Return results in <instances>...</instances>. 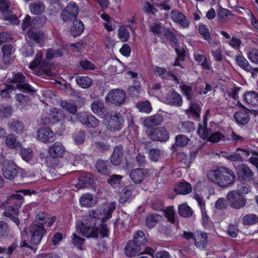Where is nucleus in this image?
I'll return each instance as SVG.
<instances>
[{"instance_id":"nucleus-1","label":"nucleus","mask_w":258,"mask_h":258,"mask_svg":"<svg viewBox=\"0 0 258 258\" xmlns=\"http://www.w3.org/2000/svg\"><path fill=\"white\" fill-rule=\"evenodd\" d=\"M115 208V203L111 202L89 211L88 214L84 216L82 220L80 229L82 235L87 238H98L99 230L94 226L97 221L102 223L111 218L112 213Z\"/></svg>"},{"instance_id":"nucleus-2","label":"nucleus","mask_w":258,"mask_h":258,"mask_svg":"<svg viewBox=\"0 0 258 258\" xmlns=\"http://www.w3.org/2000/svg\"><path fill=\"white\" fill-rule=\"evenodd\" d=\"M208 180L223 188L232 185L236 181L234 172L230 168L224 166H218L207 172Z\"/></svg>"},{"instance_id":"nucleus-3","label":"nucleus","mask_w":258,"mask_h":258,"mask_svg":"<svg viewBox=\"0 0 258 258\" xmlns=\"http://www.w3.org/2000/svg\"><path fill=\"white\" fill-rule=\"evenodd\" d=\"M24 232L30 237V242L32 245L39 243L43 235L46 233L43 226L37 223H32Z\"/></svg>"},{"instance_id":"nucleus-4","label":"nucleus","mask_w":258,"mask_h":258,"mask_svg":"<svg viewBox=\"0 0 258 258\" xmlns=\"http://www.w3.org/2000/svg\"><path fill=\"white\" fill-rule=\"evenodd\" d=\"M226 199L229 206L237 210L244 208L247 203L246 199L236 190H231L228 192Z\"/></svg>"},{"instance_id":"nucleus-5","label":"nucleus","mask_w":258,"mask_h":258,"mask_svg":"<svg viewBox=\"0 0 258 258\" xmlns=\"http://www.w3.org/2000/svg\"><path fill=\"white\" fill-rule=\"evenodd\" d=\"M146 133L149 139L152 141L165 142L169 138V132L163 126L149 128Z\"/></svg>"},{"instance_id":"nucleus-6","label":"nucleus","mask_w":258,"mask_h":258,"mask_svg":"<svg viewBox=\"0 0 258 258\" xmlns=\"http://www.w3.org/2000/svg\"><path fill=\"white\" fill-rule=\"evenodd\" d=\"M126 99V93L121 89H111L105 97L107 103L116 106H121L124 104Z\"/></svg>"},{"instance_id":"nucleus-7","label":"nucleus","mask_w":258,"mask_h":258,"mask_svg":"<svg viewBox=\"0 0 258 258\" xmlns=\"http://www.w3.org/2000/svg\"><path fill=\"white\" fill-rule=\"evenodd\" d=\"M9 83L16 84L15 89L21 90L23 92H32V88L28 84L26 77L21 73L15 74L11 78L8 79Z\"/></svg>"},{"instance_id":"nucleus-8","label":"nucleus","mask_w":258,"mask_h":258,"mask_svg":"<svg viewBox=\"0 0 258 258\" xmlns=\"http://www.w3.org/2000/svg\"><path fill=\"white\" fill-rule=\"evenodd\" d=\"M79 13V9L78 6L75 3L71 2L61 11L60 18L63 22L72 21L77 17Z\"/></svg>"},{"instance_id":"nucleus-9","label":"nucleus","mask_w":258,"mask_h":258,"mask_svg":"<svg viewBox=\"0 0 258 258\" xmlns=\"http://www.w3.org/2000/svg\"><path fill=\"white\" fill-rule=\"evenodd\" d=\"M65 151V148L62 144L59 142H56L53 144L49 149L48 153L50 157L47 156L45 158V163L49 166H52L51 162L52 158L62 157Z\"/></svg>"},{"instance_id":"nucleus-10","label":"nucleus","mask_w":258,"mask_h":258,"mask_svg":"<svg viewBox=\"0 0 258 258\" xmlns=\"http://www.w3.org/2000/svg\"><path fill=\"white\" fill-rule=\"evenodd\" d=\"M23 195H30L31 191L29 189H22L16 191L9 196L7 198V204H11L15 206L18 209L22 206L24 202Z\"/></svg>"},{"instance_id":"nucleus-11","label":"nucleus","mask_w":258,"mask_h":258,"mask_svg":"<svg viewBox=\"0 0 258 258\" xmlns=\"http://www.w3.org/2000/svg\"><path fill=\"white\" fill-rule=\"evenodd\" d=\"M10 6V4L8 0H0V11L4 15V19L14 24H18L20 21L16 16L9 10Z\"/></svg>"},{"instance_id":"nucleus-12","label":"nucleus","mask_w":258,"mask_h":258,"mask_svg":"<svg viewBox=\"0 0 258 258\" xmlns=\"http://www.w3.org/2000/svg\"><path fill=\"white\" fill-rule=\"evenodd\" d=\"M124 120L120 113H115L111 115L106 123L107 128L111 131H116L121 130L123 126Z\"/></svg>"},{"instance_id":"nucleus-13","label":"nucleus","mask_w":258,"mask_h":258,"mask_svg":"<svg viewBox=\"0 0 258 258\" xmlns=\"http://www.w3.org/2000/svg\"><path fill=\"white\" fill-rule=\"evenodd\" d=\"M238 179L241 181H250L253 178V172L247 165L241 164L237 168Z\"/></svg>"},{"instance_id":"nucleus-14","label":"nucleus","mask_w":258,"mask_h":258,"mask_svg":"<svg viewBox=\"0 0 258 258\" xmlns=\"http://www.w3.org/2000/svg\"><path fill=\"white\" fill-rule=\"evenodd\" d=\"M37 134L38 139L43 143H52L55 140L54 134L49 127L40 128Z\"/></svg>"},{"instance_id":"nucleus-15","label":"nucleus","mask_w":258,"mask_h":258,"mask_svg":"<svg viewBox=\"0 0 258 258\" xmlns=\"http://www.w3.org/2000/svg\"><path fill=\"white\" fill-rule=\"evenodd\" d=\"M78 182L76 187L78 189H82L90 187L94 183V177L90 173H81L78 177Z\"/></svg>"},{"instance_id":"nucleus-16","label":"nucleus","mask_w":258,"mask_h":258,"mask_svg":"<svg viewBox=\"0 0 258 258\" xmlns=\"http://www.w3.org/2000/svg\"><path fill=\"white\" fill-rule=\"evenodd\" d=\"M18 166L14 162H9L3 166V173L5 178L13 180L17 177Z\"/></svg>"},{"instance_id":"nucleus-17","label":"nucleus","mask_w":258,"mask_h":258,"mask_svg":"<svg viewBox=\"0 0 258 258\" xmlns=\"http://www.w3.org/2000/svg\"><path fill=\"white\" fill-rule=\"evenodd\" d=\"M125 254L128 257H132L138 254L143 253L142 247L139 244H137L135 242L130 240L128 241L124 247Z\"/></svg>"},{"instance_id":"nucleus-18","label":"nucleus","mask_w":258,"mask_h":258,"mask_svg":"<svg viewBox=\"0 0 258 258\" xmlns=\"http://www.w3.org/2000/svg\"><path fill=\"white\" fill-rule=\"evenodd\" d=\"M250 110L244 108L234 113L233 117L236 122L239 125H245L247 124L250 119Z\"/></svg>"},{"instance_id":"nucleus-19","label":"nucleus","mask_w":258,"mask_h":258,"mask_svg":"<svg viewBox=\"0 0 258 258\" xmlns=\"http://www.w3.org/2000/svg\"><path fill=\"white\" fill-rule=\"evenodd\" d=\"M17 247L16 243H13L8 248L0 246V253H6L9 258H24L23 255L20 253V250L17 249Z\"/></svg>"},{"instance_id":"nucleus-20","label":"nucleus","mask_w":258,"mask_h":258,"mask_svg":"<svg viewBox=\"0 0 258 258\" xmlns=\"http://www.w3.org/2000/svg\"><path fill=\"white\" fill-rule=\"evenodd\" d=\"M166 102L171 106L179 107L182 104V99L181 96L178 93L172 91L167 94L166 97Z\"/></svg>"},{"instance_id":"nucleus-21","label":"nucleus","mask_w":258,"mask_h":258,"mask_svg":"<svg viewBox=\"0 0 258 258\" xmlns=\"http://www.w3.org/2000/svg\"><path fill=\"white\" fill-rule=\"evenodd\" d=\"M111 165L107 160L98 159L95 163L97 171L103 175H109L111 173Z\"/></svg>"},{"instance_id":"nucleus-22","label":"nucleus","mask_w":258,"mask_h":258,"mask_svg":"<svg viewBox=\"0 0 258 258\" xmlns=\"http://www.w3.org/2000/svg\"><path fill=\"white\" fill-rule=\"evenodd\" d=\"M172 20L181 25L182 27L187 28L189 27V23L186 17L178 11L172 10L171 12Z\"/></svg>"},{"instance_id":"nucleus-23","label":"nucleus","mask_w":258,"mask_h":258,"mask_svg":"<svg viewBox=\"0 0 258 258\" xmlns=\"http://www.w3.org/2000/svg\"><path fill=\"white\" fill-rule=\"evenodd\" d=\"M91 109L93 112L101 118H106L108 113L104 107L103 103L100 101H95L91 105Z\"/></svg>"},{"instance_id":"nucleus-24","label":"nucleus","mask_w":258,"mask_h":258,"mask_svg":"<svg viewBox=\"0 0 258 258\" xmlns=\"http://www.w3.org/2000/svg\"><path fill=\"white\" fill-rule=\"evenodd\" d=\"M163 120L164 118L162 115L156 114L145 119L143 121V124L146 127L151 128L152 126L160 124Z\"/></svg>"},{"instance_id":"nucleus-25","label":"nucleus","mask_w":258,"mask_h":258,"mask_svg":"<svg viewBox=\"0 0 258 258\" xmlns=\"http://www.w3.org/2000/svg\"><path fill=\"white\" fill-rule=\"evenodd\" d=\"M19 209L15 208L13 206H9L6 208L5 211L3 213V215L7 217L10 218L13 222H14L17 225L20 223V221L18 218Z\"/></svg>"},{"instance_id":"nucleus-26","label":"nucleus","mask_w":258,"mask_h":258,"mask_svg":"<svg viewBox=\"0 0 258 258\" xmlns=\"http://www.w3.org/2000/svg\"><path fill=\"white\" fill-rule=\"evenodd\" d=\"M110 158V162L114 165H119L122 160V147L121 145L115 146Z\"/></svg>"},{"instance_id":"nucleus-27","label":"nucleus","mask_w":258,"mask_h":258,"mask_svg":"<svg viewBox=\"0 0 258 258\" xmlns=\"http://www.w3.org/2000/svg\"><path fill=\"white\" fill-rule=\"evenodd\" d=\"M145 176L144 170L141 168H136L132 170L130 173L131 179L135 183H141Z\"/></svg>"},{"instance_id":"nucleus-28","label":"nucleus","mask_w":258,"mask_h":258,"mask_svg":"<svg viewBox=\"0 0 258 258\" xmlns=\"http://www.w3.org/2000/svg\"><path fill=\"white\" fill-rule=\"evenodd\" d=\"M195 244L197 247L204 249L208 244L207 235L206 233L201 232L195 235Z\"/></svg>"},{"instance_id":"nucleus-29","label":"nucleus","mask_w":258,"mask_h":258,"mask_svg":"<svg viewBox=\"0 0 258 258\" xmlns=\"http://www.w3.org/2000/svg\"><path fill=\"white\" fill-rule=\"evenodd\" d=\"M134 189V186L133 184H130L124 187L120 193L119 203L121 204L126 203L128 200Z\"/></svg>"},{"instance_id":"nucleus-30","label":"nucleus","mask_w":258,"mask_h":258,"mask_svg":"<svg viewBox=\"0 0 258 258\" xmlns=\"http://www.w3.org/2000/svg\"><path fill=\"white\" fill-rule=\"evenodd\" d=\"M174 191L179 194L186 195L192 191V187L189 183L184 181L178 183L174 188Z\"/></svg>"},{"instance_id":"nucleus-31","label":"nucleus","mask_w":258,"mask_h":258,"mask_svg":"<svg viewBox=\"0 0 258 258\" xmlns=\"http://www.w3.org/2000/svg\"><path fill=\"white\" fill-rule=\"evenodd\" d=\"M207 125V119L205 117L203 123H199L198 130V135L203 139L207 138L211 133V130L208 129Z\"/></svg>"},{"instance_id":"nucleus-32","label":"nucleus","mask_w":258,"mask_h":258,"mask_svg":"<svg viewBox=\"0 0 258 258\" xmlns=\"http://www.w3.org/2000/svg\"><path fill=\"white\" fill-rule=\"evenodd\" d=\"M160 218L161 216L158 214H148L145 219L146 226L149 229L153 228L156 225Z\"/></svg>"},{"instance_id":"nucleus-33","label":"nucleus","mask_w":258,"mask_h":258,"mask_svg":"<svg viewBox=\"0 0 258 258\" xmlns=\"http://www.w3.org/2000/svg\"><path fill=\"white\" fill-rule=\"evenodd\" d=\"M80 203L83 206L90 207L95 206L97 202L91 194H86L80 198Z\"/></svg>"},{"instance_id":"nucleus-34","label":"nucleus","mask_w":258,"mask_h":258,"mask_svg":"<svg viewBox=\"0 0 258 258\" xmlns=\"http://www.w3.org/2000/svg\"><path fill=\"white\" fill-rule=\"evenodd\" d=\"M31 12L34 15H40L45 11V6L42 2L33 3L30 5Z\"/></svg>"},{"instance_id":"nucleus-35","label":"nucleus","mask_w":258,"mask_h":258,"mask_svg":"<svg viewBox=\"0 0 258 258\" xmlns=\"http://www.w3.org/2000/svg\"><path fill=\"white\" fill-rule=\"evenodd\" d=\"M84 26L83 22L79 20H75L73 22V27L72 29V35L76 37L79 36L84 30Z\"/></svg>"},{"instance_id":"nucleus-36","label":"nucleus","mask_w":258,"mask_h":258,"mask_svg":"<svg viewBox=\"0 0 258 258\" xmlns=\"http://www.w3.org/2000/svg\"><path fill=\"white\" fill-rule=\"evenodd\" d=\"M29 38L37 43H41L43 41L44 34L41 32L29 29L27 32Z\"/></svg>"},{"instance_id":"nucleus-37","label":"nucleus","mask_w":258,"mask_h":258,"mask_svg":"<svg viewBox=\"0 0 258 258\" xmlns=\"http://www.w3.org/2000/svg\"><path fill=\"white\" fill-rule=\"evenodd\" d=\"M9 127L11 131L20 134L23 131L24 126L23 123L20 121L14 120L9 123Z\"/></svg>"},{"instance_id":"nucleus-38","label":"nucleus","mask_w":258,"mask_h":258,"mask_svg":"<svg viewBox=\"0 0 258 258\" xmlns=\"http://www.w3.org/2000/svg\"><path fill=\"white\" fill-rule=\"evenodd\" d=\"M12 45L11 44H6L2 47V50L3 53V62L8 64L10 62V56L11 54L12 51Z\"/></svg>"},{"instance_id":"nucleus-39","label":"nucleus","mask_w":258,"mask_h":258,"mask_svg":"<svg viewBox=\"0 0 258 258\" xmlns=\"http://www.w3.org/2000/svg\"><path fill=\"white\" fill-rule=\"evenodd\" d=\"M122 176L120 175L112 174L107 179V182L113 188L120 186Z\"/></svg>"},{"instance_id":"nucleus-40","label":"nucleus","mask_w":258,"mask_h":258,"mask_svg":"<svg viewBox=\"0 0 258 258\" xmlns=\"http://www.w3.org/2000/svg\"><path fill=\"white\" fill-rule=\"evenodd\" d=\"M237 64L242 69L246 72H251L252 68L249 64L248 61L242 56L239 55L236 57Z\"/></svg>"},{"instance_id":"nucleus-41","label":"nucleus","mask_w":258,"mask_h":258,"mask_svg":"<svg viewBox=\"0 0 258 258\" xmlns=\"http://www.w3.org/2000/svg\"><path fill=\"white\" fill-rule=\"evenodd\" d=\"M244 99L250 104L258 105V93L254 91L247 92L245 94Z\"/></svg>"},{"instance_id":"nucleus-42","label":"nucleus","mask_w":258,"mask_h":258,"mask_svg":"<svg viewBox=\"0 0 258 258\" xmlns=\"http://www.w3.org/2000/svg\"><path fill=\"white\" fill-rule=\"evenodd\" d=\"M76 81L77 84L83 88H87L92 84V80L85 76L77 77Z\"/></svg>"},{"instance_id":"nucleus-43","label":"nucleus","mask_w":258,"mask_h":258,"mask_svg":"<svg viewBox=\"0 0 258 258\" xmlns=\"http://www.w3.org/2000/svg\"><path fill=\"white\" fill-rule=\"evenodd\" d=\"M132 241L139 244L142 247V246H144L147 242V239L144 232L139 230L135 233L134 239Z\"/></svg>"},{"instance_id":"nucleus-44","label":"nucleus","mask_w":258,"mask_h":258,"mask_svg":"<svg viewBox=\"0 0 258 258\" xmlns=\"http://www.w3.org/2000/svg\"><path fill=\"white\" fill-rule=\"evenodd\" d=\"M178 209L179 214L183 217H190L193 214L192 209L186 204L180 205Z\"/></svg>"},{"instance_id":"nucleus-45","label":"nucleus","mask_w":258,"mask_h":258,"mask_svg":"<svg viewBox=\"0 0 258 258\" xmlns=\"http://www.w3.org/2000/svg\"><path fill=\"white\" fill-rule=\"evenodd\" d=\"M92 146L95 150L100 153L105 152L110 149V146L108 143L101 141L94 142Z\"/></svg>"},{"instance_id":"nucleus-46","label":"nucleus","mask_w":258,"mask_h":258,"mask_svg":"<svg viewBox=\"0 0 258 258\" xmlns=\"http://www.w3.org/2000/svg\"><path fill=\"white\" fill-rule=\"evenodd\" d=\"M242 222L244 225H254L258 222V217L255 214H247L242 218Z\"/></svg>"},{"instance_id":"nucleus-47","label":"nucleus","mask_w":258,"mask_h":258,"mask_svg":"<svg viewBox=\"0 0 258 258\" xmlns=\"http://www.w3.org/2000/svg\"><path fill=\"white\" fill-rule=\"evenodd\" d=\"M15 87L12 85H6L4 88L0 87V96L3 99H9L11 97L10 94L15 91Z\"/></svg>"},{"instance_id":"nucleus-48","label":"nucleus","mask_w":258,"mask_h":258,"mask_svg":"<svg viewBox=\"0 0 258 258\" xmlns=\"http://www.w3.org/2000/svg\"><path fill=\"white\" fill-rule=\"evenodd\" d=\"M161 24L159 21L156 20L152 24H150L149 27V30L152 32L154 35L159 36L162 32V29Z\"/></svg>"},{"instance_id":"nucleus-49","label":"nucleus","mask_w":258,"mask_h":258,"mask_svg":"<svg viewBox=\"0 0 258 258\" xmlns=\"http://www.w3.org/2000/svg\"><path fill=\"white\" fill-rule=\"evenodd\" d=\"M136 106L140 112L150 113L152 110L151 103L149 101H139Z\"/></svg>"},{"instance_id":"nucleus-50","label":"nucleus","mask_w":258,"mask_h":258,"mask_svg":"<svg viewBox=\"0 0 258 258\" xmlns=\"http://www.w3.org/2000/svg\"><path fill=\"white\" fill-rule=\"evenodd\" d=\"M47 20V19L44 15L36 16L32 18L31 24H32V25L35 27V28L40 27L46 24Z\"/></svg>"},{"instance_id":"nucleus-51","label":"nucleus","mask_w":258,"mask_h":258,"mask_svg":"<svg viewBox=\"0 0 258 258\" xmlns=\"http://www.w3.org/2000/svg\"><path fill=\"white\" fill-rule=\"evenodd\" d=\"M5 143L8 147L12 149H16L20 146L19 142L12 134H10L6 137Z\"/></svg>"},{"instance_id":"nucleus-52","label":"nucleus","mask_w":258,"mask_h":258,"mask_svg":"<svg viewBox=\"0 0 258 258\" xmlns=\"http://www.w3.org/2000/svg\"><path fill=\"white\" fill-rule=\"evenodd\" d=\"M182 93L186 96L187 100L191 101L194 96V90L191 87L185 84L179 86Z\"/></svg>"},{"instance_id":"nucleus-53","label":"nucleus","mask_w":258,"mask_h":258,"mask_svg":"<svg viewBox=\"0 0 258 258\" xmlns=\"http://www.w3.org/2000/svg\"><path fill=\"white\" fill-rule=\"evenodd\" d=\"M83 125L89 128H96L99 125V121L95 116L89 114Z\"/></svg>"},{"instance_id":"nucleus-54","label":"nucleus","mask_w":258,"mask_h":258,"mask_svg":"<svg viewBox=\"0 0 258 258\" xmlns=\"http://www.w3.org/2000/svg\"><path fill=\"white\" fill-rule=\"evenodd\" d=\"M63 51L61 49H53L49 48L47 50L46 57L48 60H51L54 57L62 56Z\"/></svg>"},{"instance_id":"nucleus-55","label":"nucleus","mask_w":258,"mask_h":258,"mask_svg":"<svg viewBox=\"0 0 258 258\" xmlns=\"http://www.w3.org/2000/svg\"><path fill=\"white\" fill-rule=\"evenodd\" d=\"M118 36L121 41L125 42L129 39L130 35L125 27L121 26L118 29Z\"/></svg>"},{"instance_id":"nucleus-56","label":"nucleus","mask_w":258,"mask_h":258,"mask_svg":"<svg viewBox=\"0 0 258 258\" xmlns=\"http://www.w3.org/2000/svg\"><path fill=\"white\" fill-rule=\"evenodd\" d=\"M49 220V216L45 213H39L36 216L35 221L34 223L40 225L44 228V224L47 223Z\"/></svg>"},{"instance_id":"nucleus-57","label":"nucleus","mask_w":258,"mask_h":258,"mask_svg":"<svg viewBox=\"0 0 258 258\" xmlns=\"http://www.w3.org/2000/svg\"><path fill=\"white\" fill-rule=\"evenodd\" d=\"M60 105L63 108L65 109L72 114H75L77 111V105L69 103L66 101H61Z\"/></svg>"},{"instance_id":"nucleus-58","label":"nucleus","mask_w":258,"mask_h":258,"mask_svg":"<svg viewBox=\"0 0 258 258\" xmlns=\"http://www.w3.org/2000/svg\"><path fill=\"white\" fill-rule=\"evenodd\" d=\"M73 139L77 145L83 144L85 141V134L84 131H78L74 134Z\"/></svg>"},{"instance_id":"nucleus-59","label":"nucleus","mask_w":258,"mask_h":258,"mask_svg":"<svg viewBox=\"0 0 258 258\" xmlns=\"http://www.w3.org/2000/svg\"><path fill=\"white\" fill-rule=\"evenodd\" d=\"M225 136L221 134L220 132H217L213 133L208 137V140L212 143H216L220 141H224Z\"/></svg>"},{"instance_id":"nucleus-60","label":"nucleus","mask_w":258,"mask_h":258,"mask_svg":"<svg viewBox=\"0 0 258 258\" xmlns=\"http://www.w3.org/2000/svg\"><path fill=\"white\" fill-rule=\"evenodd\" d=\"M201 109V107L198 103L191 101L189 111L197 118H199L200 117Z\"/></svg>"},{"instance_id":"nucleus-61","label":"nucleus","mask_w":258,"mask_h":258,"mask_svg":"<svg viewBox=\"0 0 258 258\" xmlns=\"http://www.w3.org/2000/svg\"><path fill=\"white\" fill-rule=\"evenodd\" d=\"M20 154L23 160L26 162L31 161L33 158V152L31 149H22Z\"/></svg>"},{"instance_id":"nucleus-62","label":"nucleus","mask_w":258,"mask_h":258,"mask_svg":"<svg viewBox=\"0 0 258 258\" xmlns=\"http://www.w3.org/2000/svg\"><path fill=\"white\" fill-rule=\"evenodd\" d=\"M225 157L228 160L233 162L237 161L239 162H242L243 161L242 155L236 151L235 152H234L232 154H227Z\"/></svg>"},{"instance_id":"nucleus-63","label":"nucleus","mask_w":258,"mask_h":258,"mask_svg":"<svg viewBox=\"0 0 258 258\" xmlns=\"http://www.w3.org/2000/svg\"><path fill=\"white\" fill-rule=\"evenodd\" d=\"M181 127L184 133H191L195 130L194 122L188 120L182 122Z\"/></svg>"},{"instance_id":"nucleus-64","label":"nucleus","mask_w":258,"mask_h":258,"mask_svg":"<svg viewBox=\"0 0 258 258\" xmlns=\"http://www.w3.org/2000/svg\"><path fill=\"white\" fill-rule=\"evenodd\" d=\"M246 182L242 181V183L238 186V189L236 190L241 194H247L250 191L251 186L246 183Z\"/></svg>"}]
</instances>
